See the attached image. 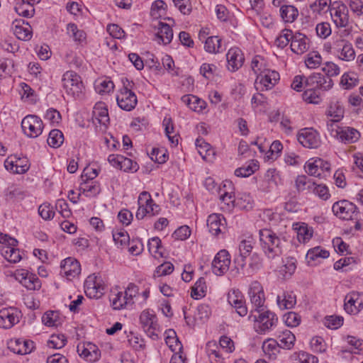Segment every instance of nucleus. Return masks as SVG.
Wrapping results in <instances>:
<instances>
[{
    "label": "nucleus",
    "mask_w": 363,
    "mask_h": 363,
    "mask_svg": "<svg viewBox=\"0 0 363 363\" xmlns=\"http://www.w3.org/2000/svg\"><path fill=\"white\" fill-rule=\"evenodd\" d=\"M259 235L261 247L265 256L269 259L279 257L281 254L280 238L271 228L260 229Z\"/></svg>",
    "instance_id": "obj_1"
},
{
    "label": "nucleus",
    "mask_w": 363,
    "mask_h": 363,
    "mask_svg": "<svg viewBox=\"0 0 363 363\" xmlns=\"http://www.w3.org/2000/svg\"><path fill=\"white\" fill-rule=\"evenodd\" d=\"M333 213L344 220L354 221L353 227H361L358 216L359 212L357 211V207L352 203L347 200H341L335 202L332 207Z\"/></svg>",
    "instance_id": "obj_2"
},
{
    "label": "nucleus",
    "mask_w": 363,
    "mask_h": 363,
    "mask_svg": "<svg viewBox=\"0 0 363 363\" xmlns=\"http://www.w3.org/2000/svg\"><path fill=\"white\" fill-rule=\"evenodd\" d=\"M254 240L252 237L242 239L238 246V253L235 255L233 263L236 273L244 274L247 264V258L251 255L254 247Z\"/></svg>",
    "instance_id": "obj_3"
},
{
    "label": "nucleus",
    "mask_w": 363,
    "mask_h": 363,
    "mask_svg": "<svg viewBox=\"0 0 363 363\" xmlns=\"http://www.w3.org/2000/svg\"><path fill=\"white\" fill-rule=\"evenodd\" d=\"M62 86L66 93L73 98H80L84 85L81 77L74 71L66 72L62 79Z\"/></svg>",
    "instance_id": "obj_4"
},
{
    "label": "nucleus",
    "mask_w": 363,
    "mask_h": 363,
    "mask_svg": "<svg viewBox=\"0 0 363 363\" xmlns=\"http://www.w3.org/2000/svg\"><path fill=\"white\" fill-rule=\"evenodd\" d=\"M17 242L15 238L0 231V243H8L7 245L1 247L0 252L1 255L11 263H16L21 259L19 250L14 248Z\"/></svg>",
    "instance_id": "obj_5"
},
{
    "label": "nucleus",
    "mask_w": 363,
    "mask_h": 363,
    "mask_svg": "<svg viewBox=\"0 0 363 363\" xmlns=\"http://www.w3.org/2000/svg\"><path fill=\"white\" fill-rule=\"evenodd\" d=\"M253 318L255 322V329L257 333L263 334L269 330L277 323L278 318L276 315L269 311L261 313L258 317L250 315L249 318Z\"/></svg>",
    "instance_id": "obj_6"
},
{
    "label": "nucleus",
    "mask_w": 363,
    "mask_h": 363,
    "mask_svg": "<svg viewBox=\"0 0 363 363\" xmlns=\"http://www.w3.org/2000/svg\"><path fill=\"white\" fill-rule=\"evenodd\" d=\"M23 133L30 138H37L42 133L43 125L41 119L35 115H28L21 121Z\"/></svg>",
    "instance_id": "obj_7"
},
{
    "label": "nucleus",
    "mask_w": 363,
    "mask_h": 363,
    "mask_svg": "<svg viewBox=\"0 0 363 363\" xmlns=\"http://www.w3.org/2000/svg\"><path fill=\"white\" fill-rule=\"evenodd\" d=\"M116 101L118 106L126 111L135 108L138 103L136 95L125 83L116 96Z\"/></svg>",
    "instance_id": "obj_8"
},
{
    "label": "nucleus",
    "mask_w": 363,
    "mask_h": 363,
    "mask_svg": "<svg viewBox=\"0 0 363 363\" xmlns=\"http://www.w3.org/2000/svg\"><path fill=\"white\" fill-rule=\"evenodd\" d=\"M140 323L143 330L153 340L158 337L159 328L157 323V317L155 314L147 310L143 311L140 315Z\"/></svg>",
    "instance_id": "obj_9"
},
{
    "label": "nucleus",
    "mask_w": 363,
    "mask_h": 363,
    "mask_svg": "<svg viewBox=\"0 0 363 363\" xmlns=\"http://www.w3.org/2000/svg\"><path fill=\"white\" fill-rule=\"evenodd\" d=\"M230 255L226 250H220L212 262V271L217 276L225 274L230 267Z\"/></svg>",
    "instance_id": "obj_10"
},
{
    "label": "nucleus",
    "mask_w": 363,
    "mask_h": 363,
    "mask_svg": "<svg viewBox=\"0 0 363 363\" xmlns=\"http://www.w3.org/2000/svg\"><path fill=\"white\" fill-rule=\"evenodd\" d=\"M248 295L254 310L260 312L265 301L264 293L261 284L257 281L251 283Z\"/></svg>",
    "instance_id": "obj_11"
},
{
    "label": "nucleus",
    "mask_w": 363,
    "mask_h": 363,
    "mask_svg": "<svg viewBox=\"0 0 363 363\" xmlns=\"http://www.w3.org/2000/svg\"><path fill=\"white\" fill-rule=\"evenodd\" d=\"M298 142L305 147L317 148L320 145L319 133L313 128H303L298 134Z\"/></svg>",
    "instance_id": "obj_12"
},
{
    "label": "nucleus",
    "mask_w": 363,
    "mask_h": 363,
    "mask_svg": "<svg viewBox=\"0 0 363 363\" xmlns=\"http://www.w3.org/2000/svg\"><path fill=\"white\" fill-rule=\"evenodd\" d=\"M279 80V74L276 71L266 70L262 72L255 81L257 90L271 89Z\"/></svg>",
    "instance_id": "obj_13"
},
{
    "label": "nucleus",
    "mask_w": 363,
    "mask_h": 363,
    "mask_svg": "<svg viewBox=\"0 0 363 363\" xmlns=\"http://www.w3.org/2000/svg\"><path fill=\"white\" fill-rule=\"evenodd\" d=\"M228 302L235 309L237 313L240 316H245L247 314L248 310L245 297L238 289H233L228 292Z\"/></svg>",
    "instance_id": "obj_14"
},
{
    "label": "nucleus",
    "mask_w": 363,
    "mask_h": 363,
    "mask_svg": "<svg viewBox=\"0 0 363 363\" xmlns=\"http://www.w3.org/2000/svg\"><path fill=\"white\" fill-rule=\"evenodd\" d=\"M305 84L319 91H328L333 86V81L321 73H313L306 79Z\"/></svg>",
    "instance_id": "obj_15"
},
{
    "label": "nucleus",
    "mask_w": 363,
    "mask_h": 363,
    "mask_svg": "<svg viewBox=\"0 0 363 363\" xmlns=\"http://www.w3.org/2000/svg\"><path fill=\"white\" fill-rule=\"evenodd\" d=\"M84 286L85 293L90 298H98L104 294V286L102 279L94 274L86 278Z\"/></svg>",
    "instance_id": "obj_16"
},
{
    "label": "nucleus",
    "mask_w": 363,
    "mask_h": 363,
    "mask_svg": "<svg viewBox=\"0 0 363 363\" xmlns=\"http://www.w3.org/2000/svg\"><path fill=\"white\" fill-rule=\"evenodd\" d=\"M15 276L16 279L28 290H38L41 287V282L38 277L28 270H17Z\"/></svg>",
    "instance_id": "obj_17"
},
{
    "label": "nucleus",
    "mask_w": 363,
    "mask_h": 363,
    "mask_svg": "<svg viewBox=\"0 0 363 363\" xmlns=\"http://www.w3.org/2000/svg\"><path fill=\"white\" fill-rule=\"evenodd\" d=\"M330 14L337 27H346L349 23L347 7L338 2H335L330 9Z\"/></svg>",
    "instance_id": "obj_18"
},
{
    "label": "nucleus",
    "mask_w": 363,
    "mask_h": 363,
    "mask_svg": "<svg viewBox=\"0 0 363 363\" xmlns=\"http://www.w3.org/2000/svg\"><path fill=\"white\" fill-rule=\"evenodd\" d=\"M62 275L67 279L72 280L81 273V265L79 262L73 257H67L61 262L60 264Z\"/></svg>",
    "instance_id": "obj_19"
},
{
    "label": "nucleus",
    "mask_w": 363,
    "mask_h": 363,
    "mask_svg": "<svg viewBox=\"0 0 363 363\" xmlns=\"http://www.w3.org/2000/svg\"><path fill=\"white\" fill-rule=\"evenodd\" d=\"M330 130L332 132H335L333 136L344 143H354L360 137L359 132L354 128L338 126L336 130L333 128H330Z\"/></svg>",
    "instance_id": "obj_20"
},
{
    "label": "nucleus",
    "mask_w": 363,
    "mask_h": 363,
    "mask_svg": "<svg viewBox=\"0 0 363 363\" xmlns=\"http://www.w3.org/2000/svg\"><path fill=\"white\" fill-rule=\"evenodd\" d=\"M228 69L230 72H235L243 65L245 58L243 54L238 48H230L226 55Z\"/></svg>",
    "instance_id": "obj_21"
},
{
    "label": "nucleus",
    "mask_w": 363,
    "mask_h": 363,
    "mask_svg": "<svg viewBox=\"0 0 363 363\" xmlns=\"http://www.w3.org/2000/svg\"><path fill=\"white\" fill-rule=\"evenodd\" d=\"M77 352L80 357L89 362H96L101 357L100 350L92 343L78 345Z\"/></svg>",
    "instance_id": "obj_22"
},
{
    "label": "nucleus",
    "mask_w": 363,
    "mask_h": 363,
    "mask_svg": "<svg viewBox=\"0 0 363 363\" xmlns=\"http://www.w3.org/2000/svg\"><path fill=\"white\" fill-rule=\"evenodd\" d=\"M18 321L17 311L13 308H2L0 310V328L9 329Z\"/></svg>",
    "instance_id": "obj_23"
},
{
    "label": "nucleus",
    "mask_w": 363,
    "mask_h": 363,
    "mask_svg": "<svg viewBox=\"0 0 363 363\" xmlns=\"http://www.w3.org/2000/svg\"><path fill=\"white\" fill-rule=\"evenodd\" d=\"M9 348L18 354H27L34 349V342L31 340L22 339L11 340L9 343Z\"/></svg>",
    "instance_id": "obj_24"
},
{
    "label": "nucleus",
    "mask_w": 363,
    "mask_h": 363,
    "mask_svg": "<svg viewBox=\"0 0 363 363\" xmlns=\"http://www.w3.org/2000/svg\"><path fill=\"white\" fill-rule=\"evenodd\" d=\"M309 39L303 33H296L292 35L291 50L294 53L301 55L309 48Z\"/></svg>",
    "instance_id": "obj_25"
},
{
    "label": "nucleus",
    "mask_w": 363,
    "mask_h": 363,
    "mask_svg": "<svg viewBox=\"0 0 363 363\" xmlns=\"http://www.w3.org/2000/svg\"><path fill=\"white\" fill-rule=\"evenodd\" d=\"M226 186V183L223 184V187L219 186L218 193L219 194L220 201L225 205V207L223 208L228 211H231L233 208L237 207V200L233 192H228L225 189Z\"/></svg>",
    "instance_id": "obj_26"
},
{
    "label": "nucleus",
    "mask_w": 363,
    "mask_h": 363,
    "mask_svg": "<svg viewBox=\"0 0 363 363\" xmlns=\"http://www.w3.org/2000/svg\"><path fill=\"white\" fill-rule=\"evenodd\" d=\"M206 350L211 363H224L225 357L216 341L208 342L206 344Z\"/></svg>",
    "instance_id": "obj_27"
},
{
    "label": "nucleus",
    "mask_w": 363,
    "mask_h": 363,
    "mask_svg": "<svg viewBox=\"0 0 363 363\" xmlns=\"http://www.w3.org/2000/svg\"><path fill=\"white\" fill-rule=\"evenodd\" d=\"M326 115L333 118V119L328 121L327 126L329 130L333 126L334 122H339L344 116V108L338 103H333L328 107Z\"/></svg>",
    "instance_id": "obj_28"
},
{
    "label": "nucleus",
    "mask_w": 363,
    "mask_h": 363,
    "mask_svg": "<svg viewBox=\"0 0 363 363\" xmlns=\"http://www.w3.org/2000/svg\"><path fill=\"white\" fill-rule=\"evenodd\" d=\"M181 100L190 109L196 112H201L206 108V102L192 94L184 95Z\"/></svg>",
    "instance_id": "obj_29"
},
{
    "label": "nucleus",
    "mask_w": 363,
    "mask_h": 363,
    "mask_svg": "<svg viewBox=\"0 0 363 363\" xmlns=\"http://www.w3.org/2000/svg\"><path fill=\"white\" fill-rule=\"evenodd\" d=\"M277 302L280 309H291L296 303V296L292 291L284 292L277 296Z\"/></svg>",
    "instance_id": "obj_30"
},
{
    "label": "nucleus",
    "mask_w": 363,
    "mask_h": 363,
    "mask_svg": "<svg viewBox=\"0 0 363 363\" xmlns=\"http://www.w3.org/2000/svg\"><path fill=\"white\" fill-rule=\"evenodd\" d=\"M248 266H245V273L243 274H252L259 271L263 266V259L257 253L254 252L250 255Z\"/></svg>",
    "instance_id": "obj_31"
},
{
    "label": "nucleus",
    "mask_w": 363,
    "mask_h": 363,
    "mask_svg": "<svg viewBox=\"0 0 363 363\" xmlns=\"http://www.w3.org/2000/svg\"><path fill=\"white\" fill-rule=\"evenodd\" d=\"M165 342L169 349L174 352H182V344L177 336L174 330L169 329L165 332Z\"/></svg>",
    "instance_id": "obj_32"
},
{
    "label": "nucleus",
    "mask_w": 363,
    "mask_h": 363,
    "mask_svg": "<svg viewBox=\"0 0 363 363\" xmlns=\"http://www.w3.org/2000/svg\"><path fill=\"white\" fill-rule=\"evenodd\" d=\"M148 201H152L151 195L147 191L140 193L138 201L139 206L135 215L138 220L143 219L145 216H150L147 208L144 207V203H147Z\"/></svg>",
    "instance_id": "obj_33"
},
{
    "label": "nucleus",
    "mask_w": 363,
    "mask_h": 363,
    "mask_svg": "<svg viewBox=\"0 0 363 363\" xmlns=\"http://www.w3.org/2000/svg\"><path fill=\"white\" fill-rule=\"evenodd\" d=\"M295 335L289 330L283 331L277 337V345L280 348L290 350L294 345Z\"/></svg>",
    "instance_id": "obj_34"
},
{
    "label": "nucleus",
    "mask_w": 363,
    "mask_h": 363,
    "mask_svg": "<svg viewBox=\"0 0 363 363\" xmlns=\"http://www.w3.org/2000/svg\"><path fill=\"white\" fill-rule=\"evenodd\" d=\"M158 29L157 37L162 40L164 45L170 43L173 38L172 28L166 23L160 22Z\"/></svg>",
    "instance_id": "obj_35"
},
{
    "label": "nucleus",
    "mask_w": 363,
    "mask_h": 363,
    "mask_svg": "<svg viewBox=\"0 0 363 363\" xmlns=\"http://www.w3.org/2000/svg\"><path fill=\"white\" fill-rule=\"evenodd\" d=\"M94 115L100 124L106 125L109 123L108 108L103 104H96Z\"/></svg>",
    "instance_id": "obj_36"
},
{
    "label": "nucleus",
    "mask_w": 363,
    "mask_h": 363,
    "mask_svg": "<svg viewBox=\"0 0 363 363\" xmlns=\"http://www.w3.org/2000/svg\"><path fill=\"white\" fill-rule=\"evenodd\" d=\"M298 12L294 6H282L280 9V16L283 21L286 23L293 22L298 16Z\"/></svg>",
    "instance_id": "obj_37"
},
{
    "label": "nucleus",
    "mask_w": 363,
    "mask_h": 363,
    "mask_svg": "<svg viewBox=\"0 0 363 363\" xmlns=\"http://www.w3.org/2000/svg\"><path fill=\"white\" fill-rule=\"evenodd\" d=\"M47 142L51 147H60L64 142L63 133L58 129L52 130L49 133Z\"/></svg>",
    "instance_id": "obj_38"
},
{
    "label": "nucleus",
    "mask_w": 363,
    "mask_h": 363,
    "mask_svg": "<svg viewBox=\"0 0 363 363\" xmlns=\"http://www.w3.org/2000/svg\"><path fill=\"white\" fill-rule=\"evenodd\" d=\"M110 301L114 310H121L128 304H130L124 293L121 291L112 294L110 297Z\"/></svg>",
    "instance_id": "obj_39"
},
{
    "label": "nucleus",
    "mask_w": 363,
    "mask_h": 363,
    "mask_svg": "<svg viewBox=\"0 0 363 363\" xmlns=\"http://www.w3.org/2000/svg\"><path fill=\"white\" fill-rule=\"evenodd\" d=\"M113 239L116 245L120 246L129 243L130 237L125 228H114L112 231Z\"/></svg>",
    "instance_id": "obj_40"
},
{
    "label": "nucleus",
    "mask_w": 363,
    "mask_h": 363,
    "mask_svg": "<svg viewBox=\"0 0 363 363\" xmlns=\"http://www.w3.org/2000/svg\"><path fill=\"white\" fill-rule=\"evenodd\" d=\"M221 39L218 36L208 37L204 43V49L209 53L219 52L220 48Z\"/></svg>",
    "instance_id": "obj_41"
},
{
    "label": "nucleus",
    "mask_w": 363,
    "mask_h": 363,
    "mask_svg": "<svg viewBox=\"0 0 363 363\" xmlns=\"http://www.w3.org/2000/svg\"><path fill=\"white\" fill-rule=\"evenodd\" d=\"M206 289V281L203 277L199 278L192 287L191 296L194 299H199L205 296Z\"/></svg>",
    "instance_id": "obj_42"
},
{
    "label": "nucleus",
    "mask_w": 363,
    "mask_h": 363,
    "mask_svg": "<svg viewBox=\"0 0 363 363\" xmlns=\"http://www.w3.org/2000/svg\"><path fill=\"white\" fill-rule=\"evenodd\" d=\"M329 252L322 249L320 247H315L309 250L306 254L307 262L310 264L311 261H315L318 258H327L329 257Z\"/></svg>",
    "instance_id": "obj_43"
},
{
    "label": "nucleus",
    "mask_w": 363,
    "mask_h": 363,
    "mask_svg": "<svg viewBox=\"0 0 363 363\" xmlns=\"http://www.w3.org/2000/svg\"><path fill=\"white\" fill-rule=\"evenodd\" d=\"M307 89L302 94L304 101L311 104H318L321 99L320 91L311 86H306Z\"/></svg>",
    "instance_id": "obj_44"
},
{
    "label": "nucleus",
    "mask_w": 363,
    "mask_h": 363,
    "mask_svg": "<svg viewBox=\"0 0 363 363\" xmlns=\"http://www.w3.org/2000/svg\"><path fill=\"white\" fill-rule=\"evenodd\" d=\"M67 343V337L64 334H53L48 341V346L50 348L61 349Z\"/></svg>",
    "instance_id": "obj_45"
},
{
    "label": "nucleus",
    "mask_w": 363,
    "mask_h": 363,
    "mask_svg": "<svg viewBox=\"0 0 363 363\" xmlns=\"http://www.w3.org/2000/svg\"><path fill=\"white\" fill-rule=\"evenodd\" d=\"M293 33L289 29H284L281 33L277 37L274 45L279 48H284L292 39Z\"/></svg>",
    "instance_id": "obj_46"
},
{
    "label": "nucleus",
    "mask_w": 363,
    "mask_h": 363,
    "mask_svg": "<svg viewBox=\"0 0 363 363\" xmlns=\"http://www.w3.org/2000/svg\"><path fill=\"white\" fill-rule=\"evenodd\" d=\"M315 183L306 175H299L296 179V187L298 191L312 189Z\"/></svg>",
    "instance_id": "obj_47"
},
{
    "label": "nucleus",
    "mask_w": 363,
    "mask_h": 363,
    "mask_svg": "<svg viewBox=\"0 0 363 363\" xmlns=\"http://www.w3.org/2000/svg\"><path fill=\"white\" fill-rule=\"evenodd\" d=\"M237 207L248 211L253 207V200L249 194H242L237 199Z\"/></svg>",
    "instance_id": "obj_48"
},
{
    "label": "nucleus",
    "mask_w": 363,
    "mask_h": 363,
    "mask_svg": "<svg viewBox=\"0 0 363 363\" xmlns=\"http://www.w3.org/2000/svg\"><path fill=\"white\" fill-rule=\"evenodd\" d=\"M323 160L321 159L315 160L313 162H308L305 166L306 172L311 175L317 177L321 176V172H319V167H322Z\"/></svg>",
    "instance_id": "obj_49"
},
{
    "label": "nucleus",
    "mask_w": 363,
    "mask_h": 363,
    "mask_svg": "<svg viewBox=\"0 0 363 363\" xmlns=\"http://www.w3.org/2000/svg\"><path fill=\"white\" fill-rule=\"evenodd\" d=\"M147 246L150 252L155 257H163V253L161 250V240L158 238L155 237L149 240Z\"/></svg>",
    "instance_id": "obj_50"
},
{
    "label": "nucleus",
    "mask_w": 363,
    "mask_h": 363,
    "mask_svg": "<svg viewBox=\"0 0 363 363\" xmlns=\"http://www.w3.org/2000/svg\"><path fill=\"white\" fill-rule=\"evenodd\" d=\"M206 223L211 227H220L227 225L226 219L220 213H212L208 216Z\"/></svg>",
    "instance_id": "obj_51"
},
{
    "label": "nucleus",
    "mask_w": 363,
    "mask_h": 363,
    "mask_svg": "<svg viewBox=\"0 0 363 363\" xmlns=\"http://www.w3.org/2000/svg\"><path fill=\"white\" fill-rule=\"evenodd\" d=\"M114 84L112 81L108 79L99 80L95 85L96 91L100 94H107L113 89Z\"/></svg>",
    "instance_id": "obj_52"
},
{
    "label": "nucleus",
    "mask_w": 363,
    "mask_h": 363,
    "mask_svg": "<svg viewBox=\"0 0 363 363\" xmlns=\"http://www.w3.org/2000/svg\"><path fill=\"white\" fill-rule=\"evenodd\" d=\"M67 33L75 41L81 43L86 38V34L83 30H79L74 23H69L67 25Z\"/></svg>",
    "instance_id": "obj_53"
},
{
    "label": "nucleus",
    "mask_w": 363,
    "mask_h": 363,
    "mask_svg": "<svg viewBox=\"0 0 363 363\" xmlns=\"http://www.w3.org/2000/svg\"><path fill=\"white\" fill-rule=\"evenodd\" d=\"M321 56L318 52H311L308 54L305 63L307 67L315 69L321 64Z\"/></svg>",
    "instance_id": "obj_54"
},
{
    "label": "nucleus",
    "mask_w": 363,
    "mask_h": 363,
    "mask_svg": "<svg viewBox=\"0 0 363 363\" xmlns=\"http://www.w3.org/2000/svg\"><path fill=\"white\" fill-rule=\"evenodd\" d=\"M342 43H344V45L341 49L340 59L345 61L353 60L355 57V52L352 44L345 43L344 41Z\"/></svg>",
    "instance_id": "obj_55"
},
{
    "label": "nucleus",
    "mask_w": 363,
    "mask_h": 363,
    "mask_svg": "<svg viewBox=\"0 0 363 363\" xmlns=\"http://www.w3.org/2000/svg\"><path fill=\"white\" fill-rule=\"evenodd\" d=\"M258 168L255 163L249 164L247 167H242L235 170V175L238 177H247L252 175Z\"/></svg>",
    "instance_id": "obj_56"
},
{
    "label": "nucleus",
    "mask_w": 363,
    "mask_h": 363,
    "mask_svg": "<svg viewBox=\"0 0 363 363\" xmlns=\"http://www.w3.org/2000/svg\"><path fill=\"white\" fill-rule=\"evenodd\" d=\"M296 233V237L299 242L306 243L313 236V228H294Z\"/></svg>",
    "instance_id": "obj_57"
},
{
    "label": "nucleus",
    "mask_w": 363,
    "mask_h": 363,
    "mask_svg": "<svg viewBox=\"0 0 363 363\" xmlns=\"http://www.w3.org/2000/svg\"><path fill=\"white\" fill-rule=\"evenodd\" d=\"M14 33L21 40H28L32 38V31L30 27L24 28L21 26H16Z\"/></svg>",
    "instance_id": "obj_58"
},
{
    "label": "nucleus",
    "mask_w": 363,
    "mask_h": 363,
    "mask_svg": "<svg viewBox=\"0 0 363 363\" xmlns=\"http://www.w3.org/2000/svg\"><path fill=\"white\" fill-rule=\"evenodd\" d=\"M15 159V165L16 169L14 170V173L16 174H24L26 173L30 167V164L27 158H20L14 157Z\"/></svg>",
    "instance_id": "obj_59"
},
{
    "label": "nucleus",
    "mask_w": 363,
    "mask_h": 363,
    "mask_svg": "<svg viewBox=\"0 0 363 363\" xmlns=\"http://www.w3.org/2000/svg\"><path fill=\"white\" fill-rule=\"evenodd\" d=\"M322 70L325 72V76L328 79H331L332 77L337 76L340 74V67L332 62H325Z\"/></svg>",
    "instance_id": "obj_60"
},
{
    "label": "nucleus",
    "mask_w": 363,
    "mask_h": 363,
    "mask_svg": "<svg viewBox=\"0 0 363 363\" xmlns=\"http://www.w3.org/2000/svg\"><path fill=\"white\" fill-rule=\"evenodd\" d=\"M357 300L352 296H346L345 298L344 308L345 311L349 314H357L358 309H357Z\"/></svg>",
    "instance_id": "obj_61"
},
{
    "label": "nucleus",
    "mask_w": 363,
    "mask_h": 363,
    "mask_svg": "<svg viewBox=\"0 0 363 363\" xmlns=\"http://www.w3.org/2000/svg\"><path fill=\"white\" fill-rule=\"evenodd\" d=\"M150 157L152 160L159 163L163 164L167 161V155L165 150H160L158 148H152Z\"/></svg>",
    "instance_id": "obj_62"
},
{
    "label": "nucleus",
    "mask_w": 363,
    "mask_h": 363,
    "mask_svg": "<svg viewBox=\"0 0 363 363\" xmlns=\"http://www.w3.org/2000/svg\"><path fill=\"white\" fill-rule=\"evenodd\" d=\"M343 324V318L341 316L330 315L326 317L324 320V325L330 329H337Z\"/></svg>",
    "instance_id": "obj_63"
},
{
    "label": "nucleus",
    "mask_w": 363,
    "mask_h": 363,
    "mask_svg": "<svg viewBox=\"0 0 363 363\" xmlns=\"http://www.w3.org/2000/svg\"><path fill=\"white\" fill-rule=\"evenodd\" d=\"M39 215L44 220H49L53 218L55 211H53L52 206L49 203H43L38 208Z\"/></svg>",
    "instance_id": "obj_64"
}]
</instances>
